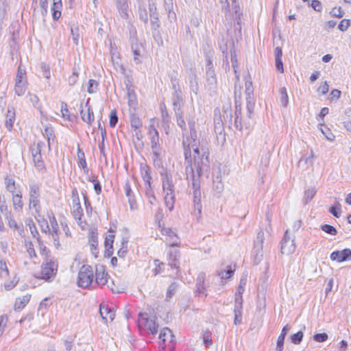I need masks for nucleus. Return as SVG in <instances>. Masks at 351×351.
I'll use <instances>...</instances> for the list:
<instances>
[{"instance_id": "obj_50", "label": "nucleus", "mask_w": 351, "mask_h": 351, "mask_svg": "<svg viewBox=\"0 0 351 351\" xmlns=\"http://www.w3.org/2000/svg\"><path fill=\"white\" fill-rule=\"evenodd\" d=\"M40 69L43 72L44 77L49 80L51 77L50 66L48 64H46L45 63H41Z\"/></svg>"}, {"instance_id": "obj_40", "label": "nucleus", "mask_w": 351, "mask_h": 351, "mask_svg": "<svg viewBox=\"0 0 351 351\" xmlns=\"http://www.w3.org/2000/svg\"><path fill=\"white\" fill-rule=\"evenodd\" d=\"M9 276V270L4 260H0V276L5 278Z\"/></svg>"}, {"instance_id": "obj_59", "label": "nucleus", "mask_w": 351, "mask_h": 351, "mask_svg": "<svg viewBox=\"0 0 351 351\" xmlns=\"http://www.w3.org/2000/svg\"><path fill=\"white\" fill-rule=\"evenodd\" d=\"M25 245H26V248H27V252L29 257L31 258H36V254L35 250L33 247V244L32 243V242L27 243L25 244Z\"/></svg>"}, {"instance_id": "obj_62", "label": "nucleus", "mask_w": 351, "mask_h": 351, "mask_svg": "<svg viewBox=\"0 0 351 351\" xmlns=\"http://www.w3.org/2000/svg\"><path fill=\"white\" fill-rule=\"evenodd\" d=\"M313 339L317 342H324L328 339V335L325 332L317 333L313 336Z\"/></svg>"}, {"instance_id": "obj_14", "label": "nucleus", "mask_w": 351, "mask_h": 351, "mask_svg": "<svg viewBox=\"0 0 351 351\" xmlns=\"http://www.w3.org/2000/svg\"><path fill=\"white\" fill-rule=\"evenodd\" d=\"M150 137V143L152 149L161 148L159 144V134L158 130L153 125H151L149 131Z\"/></svg>"}, {"instance_id": "obj_26", "label": "nucleus", "mask_w": 351, "mask_h": 351, "mask_svg": "<svg viewBox=\"0 0 351 351\" xmlns=\"http://www.w3.org/2000/svg\"><path fill=\"white\" fill-rule=\"evenodd\" d=\"M141 170L142 178L145 182V185H148L149 186H150V184H151L152 176H151L150 168L147 165H144L141 167Z\"/></svg>"}, {"instance_id": "obj_17", "label": "nucleus", "mask_w": 351, "mask_h": 351, "mask_svg": "<svg viewBox=\"0 0 351 351\" xmlns=\"http://www.w3.org/2000/svg\"><path fill=\"white\" fill-rule=\"evenodd\" d=\"M49 219L51 227H49L47 222L45 221L46 226H45V228L42 229L43 231L46 233L47 232H59L60 230H59L58 224V222L56 221L55 216L53 215H52L51 216L49 217Z\"/></svg>"}, {"instance_id": "obj_53", "label": "nucleus", "mask_w": 351, "mask_h": 351, "mask_svg": "<svg viewBox=\"0 0 351 351\" xmlns=\"http://www.w3.org/2000/svg\"><path fill=\"white\" fill-rule=\"evenodd\" d=\"M78 79V72L74 69L73 73L69 77L68 83L69 86H73L76 84Z\"/></svg>"}, {"instance_id": "obj_32", "label": "nucleus", "mask_w": 351, "mask_h": 351, "mask_svg": "<svg viewBox=\"0 0 351 351\" xmlns=\"http://www.w3.org/2000/svg\"><path fill=\"white\" fill-rule=\"evenodd\" d=\"M127 96L128 105L130 107H135L136 105V97L134 90L130 87L128 88Z\"/></svg>"}, {"instance_id": "obj_3", "label": "nucleus", "mask_w": 351, "mask_h": 351, "mask_svg": "<svg viewBox=\"0 0 351 351\" xmlns=\"http://www.w3.org/2000/svg\"><path fill=\"white\" fill-rule=\"evenodd\" d=\"M164 199L166 206L170 211L173 210L176 200V188L171 173L165 172L161 174Z\"/></svg>"}, {"instance_id": "obj_37", "label": "nucleus", "mask_w": 351, "mask_h": 351, "mask_svg": "<svg viewBox=\"0 0 351 351\" xmlns=\"http://www.w3.org/2000/svg\"><path fill=\"white\" fill-rule=\"evenodd\" d=\"M32 160L34 163V166L38 171H41L45 168V165L41 154L33 156Z\"/></svg>"}, {"instance_id": "obj_46", "label": "nucleus", "mask_w": 351, "mask_h": 351, "mask_svg": "<svg viewBox=\"0 0 351 351\" xmlns=\"http://www.w3.org/2000/svg\"><path fill=\"white\" fill-rule=\"evenodd\" d=\"M117 122H118V117L117 114V111L114 109L110 112L109 125L110 127L114 128L117 125Z\"/></svg>"}, {"instance_id": "obj_29", "label": "nucleus", "mask_w": 351, "mask_h": 351, "mask_svg": "<svg viewBox=\"0 0 351 351\" xmlns=\"http://www.w3.org/2000/svg\"><path fill=\"white\" fill-rule=\"evenodd\" d=\"M205 278L206 274L204 273H200L197 278L196 289L199 293H204L206 289L204 287Z\"/></svg>"}, {"instance_id": "obj_49", "label": "nucleus", "mask_w": 351, "mask_h": 351, "mask_svg": "<svg viewBox=\"0 0 351 351\" xmlns=\"http://www.w3.org/2000/svg\"><path fill=\"white\" fill-rule=\"evenodd\" d=\"M130 123L132 128H134L135 130H137L142 126V122L136 115H132L131 117Z\"/></svg>"}, {"instance_id": "obj_64", "label": "nucleus", "mask_w": 351, "mask_h": 351, "mask_svg": "<svg viewBox=\"0 0 351 351\" xmlns=\"http://www.w3.org/2000/svg\"><path fill=\"white\" fill-rule=\"evenodd\" d=\"M285 337L282 336V335H279L278 337V339H277V343H276V350L278 351H282L283 350V345H284V341H285Z\"/></svg>"}, {"instance_id": "obj_24", "label": "nucleus", "mask_w": 351, "mask_h": 351, "mask_svg": "<svg viewBox=\"0 0 351 351\" xmlns=\"http://www.w3.org/2000/svg\"><path fill=\"white\" fill-rule=\"evenodd\" d=\"M15 121V112L14 108H8L5 119V126L8 130H11Z\"/></svg>"}, {"instance_id": "obj_30", "label": "nucleus", "mask_w": 351, "mask_h": 351, "mask_svg": "<svg viewBox=\"0 0 351 351\" xmlns=\"http://www.w3.org/2000/svg\"><path fill=\"white\" fill-rule=\"evenodd\" d=\"M223 184L221 182V176H217L213 179V191L217 194L220 195L223 191Z\"/></svg>"}, {"instance_id": "obj_1", "label": "nucleus", "mask_w": 351, "mask_h": 351, "mask_svg": "<svg viewBox=\"0 0 351 351\" xmlns=\"http://www.w3.org/2000/svg\"><path fill=\"white\" fill-rule=\"evenodd\" d=\"M189 127L190 129L189 134H183L182 147L186 162L191 167V171L193 172L191 167L192 158L191 149L193 150L194 167L196 169L199 176L202 174L203 171H207L209 165V152L205 147L197 146V134L195 130V122L192 115L186 117Z\"/></svg>"}, {"instance_id": "obj_44", "label": "nucleus", "mask_w": 351, "mask_h": 351, "mask_svg": "<svg viewBox=\"0 0 351 351\" xmlns=\"http://www.w3.org/2000/svg\"><path fill=\"white\" fill-rule=\"evenodd\" d=\"M321 229L324 232H325L329 234H331V235H335L337 233L336 228L331 225H328V224L322 225L321 226Z\"/></svg>"}, {"instance_id": "obj_6", "label": "nucleus", "mask_w": 351, "mask_h": 351, "mask_svg": "<svg viewBox=\"0 0 351 351\" xmlns=\"http://www.w3.org/2000/svg\"><path fill=\"white\" fill-rule=\"evenodd\" d=\"M95 284L99 286H104L107 285L108 287L110 288L114 293H119V291L117 287H114V282H111V285L108 284L109 275L105 271L104 267L103 265H97L95 269Z\"/></svg>"}, {"instance_id": "obj_11", "label": "nucleus", "mask_w": 351, "mask_h": 351, "mask_svg": "<svg viewBox=\"0 0 351 351\" xmlns=\"http://www.w3.org/2000/svg\"><path fill=\"white\" fill-rule=\"evenodd\" d=\"M295 249L294 241L289 237L288 230H286L281 242V252L285 254H290L295 251Z\"/></svg>"}, {"instance_id": "obj_51", "label": "nucleus", "mask_w": 351, "mask_h": 351, "mask_svg": "<svg viewBox=\"0 0 351 351\" xmlns=\"http://www.w3.org/2000/svg\"><path fill=\"white\" fill-rule=\"evenodd\" d=\"M303 338V332L298 331L291 337V342L294 344H299Z\"/></svg>"}, {"instance_id": "obj_33", "label": "nucleus", "mask_w": 351, "mask_h": 351, "mask_svg": "<svg viewBox=\"0 0 351 351\" xmlns=\"http://www.w3.org/2000/svg\"><path fill=\"white\" fill-rule=\"evenodd\" d=\"M280 93V100L282 104V105L284 107H287L289 104V97L287 91V88L285 87H282L279 90Z\"/></svg>"}, {"instance_id": "obj_9", "label": "nucleus", "mask_w": 351, "mask_h": 351, "mask_svg": "<svg viewBox=\"0 0 351 351\" xmlns=\"http://www.w3.org/2000/svg\"><path fill=\"white\" fill-rule=\"evenodd\" d=\"M206 79L208 88L210 91L215 92L217 88V77L212 60L210 58L206 60Z\"/></svg>"}, {"instance_id": "obj_45", "label": "nucleus", "mask_w": 351, "mask_h": 351, "mask_svg": "<svg viewBox=\"0 0 351 351\" xmlns=\"http://www.w3.org/2000/svg\"><path fill=\"white\" fill-rule=\"evenodd\" d=\"M211 335H212V334L210 331H206L203 334L202 339H203L204 344L206 347H209L213 344Z\"/></svg>"}, {"instance_id": "obj_20", "label": "nucleus", "mask_w": 351, "mask_h": 351, "mask_svg": "<svg viewBox=\"0 0 351 351\" xmlns=\"http://www.w3.org/2000/svg\"><path fill=\"white\" fill-rule=\"evenodd\" d=\"M241 117V106L237 100L235 101V112H234V126L237 129L241 130L243 128V123L238 121V117Z\"/></svg>"}, {"instance_id": "obj_52", "label": "nucleus", "mask_w": 351, "mask_h": 351, "mask_svg": "<svg viewBox=\"0 0 351 351\" xmlns=\"http://www.w3.org/2000/svg\"><path fill=\"white\" fill-rule=\"evenodd\" d=\"M127 243H128V240L123 239L122 241V246L119 250V251L117 252L118 256L121 258H124L125 255L126 254V253L128 252Z\"/></svg>"}, {"instance_id": "obj_5", "label": "nucleus", "mask_w": 351, "mask_h": 351, "mask_svg": "<svg viewBox=\"0 0 351 351\" xmlns=\"http://www.w3.org/2000/svg\"><path fill=\"white\" fill-rule=\"evenodd\" d=\"M94 273L91 266L84 265L81 267L77 277V285L82 288H87L93 283Z\"/></svg>"}, {"instance_id": "obj_16", "label": "nucleus", "mask_w": 351, "mask_h": 351, "mask_svg": "<svg viewBox=\"0 0 351 351\" xmlns=\"http://www.w3.org/2000/svg\"><path fill=\"white\" fill-rule=\"evenodd\" d=\"M124 189L125 192V195L128 198V202L130 204V207L131 210H135L137 208V205L134 197L133 192L131 189L129 182L128 181L124 186Z\"/></svg>"}, {"instance_id": "obj_38", "label": "nucleus", "mask_w": 351, "mask_h": 351, "mask_svg": "<svg viewBox=\"0 0 351 351\" xmlns=\"http://www.w3.org/2000/svg\"><path fill=\"white\" fill-rule=\"evenodd\" d=\"M132 51L134 55V60L136 64H139L141 62V60L139 57L141 56V50L139 46L137 44H132Z\"/></svg>"}, {"instance_id": "obj_41", "label": "nucleus", "mask_w": 351, "mask_h": 351, "mask_svg": "<svg viewBox=\"0 0 351 351\" xmlns=\"http://www.w3.org/2000/svg\"><path fill=\"white\" fill-rule=\"evenodd\" d=\"M245 94L246 99H252L254 95V89L252 86V82L251 81L245 82Z\"/></svg>"}, {"instance_id": "obj_47", "label": "nucleus", "mask_w": 351, "mask_h": 351, "mask_svg": "<svg viewBox=\"0 0 351 351\" xmlns=\"http://www.w3.org/2000/svg\"><path fill=\"white\" fill-rule=\"evenodd\" d=\"M234 272V269H232L230 267V269H228L226 271H222L219 272V276H220L221 280L228 279L232 277Z\"/></svg>"}, {"instance_id": "obj_63", "label": "nucleus", "mask_w": 351, "mask_h": 351, "mask_svg": "<svg viewBox=\"0 0 351 351\" xmlns=\"http://www.w3.org/2000/svg\"><path fill=\"white\" fill-rule=\"evenodd\" d=\"M37 241L38 242L40 254L45 256V258H46L47 256H49L48 255L49 251L48 250L47 247L42 243V241H40L39 238H37Z\"/></svg>"}, {"instance_id": "obj_25", "label": "nucleus", "mask_w": 351, "mask_h": 351, "mask_svg": "<svg viewBox=\"0 0 351 351\" xmlns=\"http://www.w3.org/2000/svg\"><path fill=\"white\" fill-rule=\"evenodd\" d=\"M117 8L119 10L120 14L123 18H127L128 8V0H118L117 2Z\"/></svg>"}, {"instance_id": "obj_61", "label": "nucleus", "mask_w": 351, "mask_h": 351, "mask_svg": "<svg viewBox=\"0 0 351 351\" xmlns=\"http://www.w3.org/2000/svg\"><path fill=\"white\" fill-rule=\"evenodd\" d=\"M177 289V285L173 282L168 288L167 291V298L170 299L176 293Z\"/></svg>"}, {"instance_id": "obj_56", "label": "nucleus", "mask_w": 351, "mask_h": 351, "mask_svg": "<svg viewBox=\"0 0 351 351\" xmlns=\"http://www.w3.org/2000/svg\"><path fill=\"white\" fill-rule=\"evenodd\" d=\"M72 204L74 206H81L80 197L78 195V193L76 189H73L72 191Z\"/></svg>"}, {"instance_id": "obj_57", "label": "nucleus", "mask_w": 351, "mask_h": 351, "mask_svg": "<svg viewBox=\"0 0 351 351\" xmlns=\"http://www.w3.org/2000/svg\"><path fill=\"white\" fill-rule=\"evenodd\" d=\"M330 14L337 18H341L344 14V11L341 9V7L333 8L330 11Z\"/></svg>"}, {"instance_id": "obj_15", "label": "nucleus", "mask_w": 351, "mask_h": 351, "mask_svg": "<svg viewBox=\"0 0 351 351\" xmlns=\"http://www.w3.org/2000/svg\"><path fill=\"white\" fill-rule=\"evenodd\" d=\"M180 254V252L178 250H171L169 252V265L171 266V268H176L179 271V258Z\"/></svg>"}, {"instance_id": "obj_60", "label": "nucleus", "mask_w": 351, "mask_h": 351, "mask_svg": "<svg viewBox=\"0 0 351 351\" xmlns=\"http://www.w3.org/2000/svg\"><path fill=\"white\" fill-rule=\"evenodd\" d=\"M350 25V21L348 19H343L338 25V29L341 32H345Z\"/></svg>"}, {"instance_id": "obj_43", "label": "nucleus", "mask_w": 351, "mask_h": 351, "mask_svg": "<svg viewBox=\"0 0 351 351\" xmlns=\"http://www.w3.org/2000/svg\"><path fill=\"white\" fill-rule=\"evenodd\" d=\"M60 234V232H49V234L51 237V239L53 241V245L55 247L57 250H59L60 248V243L59 241V234Z\"/></svg>"}, {"instance_id": "obj_4", "label": "nucleus", "mask_w": 351, "mask_h": 351, "mask_svg": "<svg viewBox=\"0 0 351 351\" xmlns=\"http://www.w3.org/2000/svg\"><path fill=\"white\" fill-rule=\"evenodd\" d=\"M58 266V263L53 258H45L41 268V278L47 282L52 281L56 276Z\"/></svg>"}, {"instance_id": "obj_7", "label": "nucleus", "mask_w": 351, "mask_h": 351, "mask_svg": "<svg viewBox=\"0 0 351 351\" xmlns=\"http://www.w3.org/2000/svg\"><path fill=\"white\" fill-rule=\"evenodd\" d=\"M192 195L194 208V215L196 217H199L202 213L200 184L198 180L195 179V176L193 173L192 175Z\"/></svg>"}, {"instance_id": "obj_10", "label": "nucleus", "mask_w": 351, "mask_h": 351, "mask_svg": "<svg viewBox=\"0 0 351 351\" xmlns=\"http://www.w3.org/2000/svg\"><path fill=\"white\" fill-rule=\"evenodd\" d=\"M138 326L143 327L145 330H148L152 335H156L158 332V325L153 319H149L146 313L138 314Z\"/></svg>"}, {"instance_id": "obj_21", "label": "nucleus", "mask_w": 351, "mask_h": 351, "mask_svg": "<svg viewBox=\"0 0 351 351\" xmlns=\"http://www.w3.org/2000/svg\"><path fill=\"white\" fill-rule=\"evenodd\" d=\"M31 298V295L26 294L22 298H18L16 299L14 303V309L15 310H21L23 309L27 304L29 302Z\"/></svg>"}, {"instance_id": "obj_8", "label": "nucleus", "mask_w": 351, "mask_h": 351, "mask_svg": "<svg viewBox=\"0 0 351 351\" xmlns=\"http://www.w3.org/2000/svg\"><path fill=\"white\" fill-rule=\"evenodd\" d=\"M29 208L35 210L38 213L40 206V185L35 182H32L29 184Z\"/></svg>"}, {"instance_id": "obj_18", "label": "nucleus", "mask_w": 351, "mask_h": 351, "mask_svg": "<svg viewBox=\"0 0 351 351\" xmlns=\"http://www.w3.org/2000/svg\"><path fill=\"white\" fill-rule=\"evenodd\" d=\"M99 313L105 322H107L108 319L112 322L114 319L115 313L107 306H101Z\"/></svg>"}, {"instance_id": "obj_42", "label": "nucleus", "mask_w": 351, "mask_h": 351, "mask_svg": "<svg viewBox=\"0 0 351 351\" xmlns=\"http://www.w3.org/2000/svg\"><path fill=\"white\" fill-rule=\"evenodd\" d=\"M341 204L339 202H337V204L334 206H332L330 209L329 212L335 217L339 218L341 213Z\"/></svg>"}, {"instance_id": "obj_55", "label": "nucleus", "mask_w": 351, "mask_h": 351, "mask_svg": "<svg viewBox=\"0 0 351 351\" xmlns=\"http://www.w3.org/2000/svg\"><path fill=\"white\" fill-rule=\"evenodd\" d=\"M246 282H247V277L246 276L242 277L240 280L239 285L237 288V293H238L239 295H242L243 293L244 292L245 286L246 285Z\"/></svg>"}, {"instance_id": "obj_36", "label": "nucleus", "mask_w": 351, "mask_h": 351, "mask_svg": "<svg viewBox=\"0 0 351 351\" xmlns=\"http://www.w3.org/2000/svg\"><path fill=\"white\" fill-rule=\"evenodd\" d=\"M263 240L264 232L263 231H260L257 234V239L254 246L256 252H259L260 250H262Z\"/></svg>"}, {"instance_id": "obj_34", "label": "nucleus", "mask_w": 351, "mask_h": 351, "mask_svg": "<svg viewBox=\"0 0 351 351\" xmlns=\"http://www.w3.org/2000/svg\"><path fill=\"white\" fill-rule=\"evenodd\" d=\"M77 158L79 159V166L83 169L84 172H88V167L85 159V154L80 149H78Z\"/></svg>"}, {"instance_id": "obj_12", "label": "nucleus", "mask_w": 351, "mask_h": 351, "mask_svg": "<svg viewBox=\"0 0 351 351\" xmlns=\"http://www.w3.org/2000/svg\"><path fill=\"white\" fill-rule=\"evenodd\" d=\"M89 100H90V99H88V100L86 101V102L84 104V106H83L82 104H81L80 114H81L82 119L84 122L90 125L94 121V114H93V110L91 109L90 106H89Z\"/></svg>"}, {"instance_id": "obj_39", "label": "nucleus", "mask_w": 351, "mask_h": 351, "mask_svg": "<svg viewBox=\"0 0 351 351\" xmlns=\"http://www.w3.org/2000/svg\"><path fill=\"white\" fill-rule=\"evenodd\" d=\"M72 214L77 221H80L83 215V210L81 206H74L72 208Z\"/></svg>"}, {"instance_id": "obj_35", "label": "nucleus", "mask_w": 351, "mask_h": 351, "mask_svg": "<svg viewBox=\"0 0 351 351\" xmlns=\"http://www.w3.org/2000/svg\"><path fill=\"white\" fill-rule=\"evenodd\" d=\"M27 84V83H25V82H21L20 84L15 82V86H14L15 94L17 95L18 96L23 95L26 91Z\"/></svg>"}, {"instance_id": "obj_2", "label": "nucleus", "mask_w": 351, "mask_h": 351, "mask_svg": "<svg viewBox=\"0 0 351 351\" xmlns=\"http://www.w3.org/2000/svg\"><path fill=\"white\" fill-rule=\"evenodd\" d=\"M173 89L174 90V92L172 94L171 101L173 110L176 119V123L182 131H186V126L184 116V110L182 109L184 104V100L182 97V93L179 87L177 88L176 84H173Z\"/></svg>"}, {"instance_id": "obj_58", "label": "nucleus", "mask_w": 351, "mask_h": 351, "mask_svg": "<svg viewBox=\"0 0 351 351\" xmlns=\"http://www.w3.org/2000/svg\"><path fill=\"white\" fill-rule=\"evenodd\" d=\"M316 193V190L315 189H308L304 193V199L306 200V202L311 201L314 195Z\"/></svg>"}, {"instance_id": "obj_31", "label": "nucleus", "mask_w": 351, "mask_h": 351, "mask_svg": "<svg viewBox=\"0 0 351 351\" xmlns=\"http://www.w3.org/2000/svg\"><path fill=\"white\" fill-rule=\"evenodd\" d=\"M160 109L161 111L162 123L169 127V124L171 122V117L167 112V107L164 103L160 104Z\"/></svg>"}, {"instance_id": "obj_28", "label": "nucleus", "mask_w": 351, "mask_h": 351, "mask_svg": "<svg viewBox=\"0 0 351 351\" xmlns=\"http://www.w3.org/2000/svg\"><path fill=\"white\" fill-rule=\"evenodd\" d=\"M13 206L15 210H21L23 206L22 202V193L19 192L18 193L12 195Z\"/></svg>"}, {"instance_id": "obj_19", "label": "nucleus", "mask_w": 351, "mask_h": 351, "mask_svg": "<svg viewBox=\"0 0 351 351\" xmlns=\"http://www.w3.org/2000/svg\"><path fill=\"white\" fill-rule=\"evenodd\" d=\"M174 336L172 333V331L168 328H164L160 333L159 339L160 340L163 342L164 343L169 341V343H171L173 341Z\"/></svg>"}, {"instance_id": "obj_13", "label": "nucleus", "mask_w": 351, "mask_h": 351, "mask_svg": "<svg viewBox=\"0 0 351 351\" xmlns=\"http://www.w3.org/2000/svg\"><path fill=\"white\" fill-rule=\"evenodd\" d=\"M330 259L337 262H343L351 260V250L346 248L341 251H335L330 254Z\"/></svg>"}, {"instance_id": "obj_54", "label": "nucleus", "mask_w": 351, "mask_h": 351, "mask_svg": "<svg viewBox=\"0 0 351 351\" xmlns=\"http://www.w3.org/2000/svg\"><path fill=\"white\" fill-rule=\"evenodd\" d=\"M8 317L5 315L0 316V336L3 335L8 324Z\"/></svg>"}, {"instance_id": "obj_22", "label": "nucleus", "mask_w": 351, "mask_h": 351, "mask_svg": "<svg viewBox=\"0 0 351 351\" xmlns=\"http://www.w3.org/2000/svg\"><path fill=\"white\" fill-rule=\"evenodd\" d=\"M15 82L20 84L21 82L27 83V75H26V70L25 66H23L21 63L19 64L17 73L16 76Z\"/></svg>"}, {"instance_id": "obj_23", "label": "nucleus", "mask_w": 351, "mask_h": 351, "mask_svg": "<svg viewBox=\"0 0 351 351\" xmlns=\"http://www.w3.org/2000/svg\"><path fill=\"white\" fill-rule=\"evenodd\" d=\"M152 160L155 167H160L162 165V155L161 148L152 149Z\"/></svg>"}, {"instance_id": "obj_48", "label": "nucleus", "mask_w": 351, "mask_h": 351, "mask_svg": "<svg viewBox=\"0 0 351 351\" xmlns=\"http://www.w3.org/2000/svg\"><path fill=\"white\" fill-rule=\"evenodd\" d=\"M98 82L95 80H90L88 81V86L87 91L89 94L95 93L97 90Z\"/></svg>"}, {"instance_id": "obj_27", "label": "nucleus", "mask_w": 351, "mask_h": 351, "mask_svg": "<svg viewBox=\"0 0 351 351\" xmlns=\"http://www.w3.org/2000/svg\"><path fill=\"white\" fill-rule=\"evenodd\" d=\"M44 136L47 139L49 149H51V144L54 142L56 138L53 128L47 126L45 128Z\"/></svg>"}]
</instances>
